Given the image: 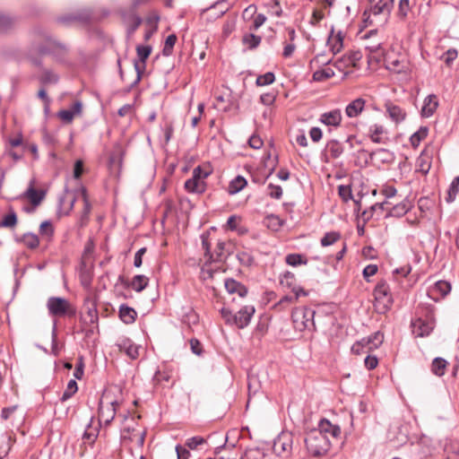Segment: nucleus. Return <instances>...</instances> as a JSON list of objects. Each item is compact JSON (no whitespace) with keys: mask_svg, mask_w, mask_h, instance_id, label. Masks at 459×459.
I'll return each mask as SVG.
<instances>
[{"mask_svg":"<svg viewBox=\"0 0 459 459\" xmlns=\"http://www.w3.org/2000/svg\"><path fill=\"white\" fill-rule=\"evenodd\" d=\"M77 195L82 197V202H83V210L81 214V221H82V223H84L89 219V215L91 211V204L90 203L85 187L82 186L80 189H78Z\"/></svg>","mask_w":459,"mask_h":459,"instance_id":"28","label":"nucleus"},{"mask_svg":"<svg viewBox=\"0 0 459 459\" xmlns=\"http://www.w3.org/2000/svg\"><path fill=\"white\" fill-rule=\"evenodd\" d=\"M234 244L230 241L219 240L216 245V249L213 254V262L225 261L228 256L233 252Z\"/></svg>","mask_w":459,"mask_h":459,"instance_id":"13","label":"nucleus"},{"mask_svg":"<svg viewBox=\"0 0 459 459\" xmlns=\"http://www.w3.org/2000/svg\"><path fill=\"white\" fill-rule=\"evenodd\" d=\"M18 223L16 212L13 208H10L8 213L4 215L0 221V228L13 229Z\"/></svg>","mask_w":459,"mask_h":459,"instance_id":"35","label":"nucleus"},{"mask_svg":"<svg viewBox=\"0 0 459 459\" xmlns=\"http://www.w3.org/2000/svg\"><path fill=\"white\" fill-rule=\"evenodd\" d=\"M118 405L119 404L117 401L110 402L106 406L100 403L99 408L100 420L104 421L106 425H108L114 420L117 407Z\"/></svg>","mask_w":459,"mask_h":459,"instance_id":"14","label":"nucleus"},{"mask_svg":"<svg viewBox=\"0 0 459 459\" xmlns=\"http://www.w3.org/2000/svg\"><path fill=\"white\" fill-rule=\"evenodd\" d=\"M267 189V194L272 198L280 199L282 196V188L280 186L269 184Z\"/></svg>","mask_w":459,"mask_h":459,"instance_id":"63","label":"nucleus"},{"mask_svg":"<svg viewBox=\"0 0 459 459\" xmlns=\"http://www.w3.org/2000/svg\"><path fill=\"white\" fill-rule=\"evenodd\" d=\"M22 241L24 245L30 249H34L39 245V237L36 234L30 232L25 233L22 236Z\"/></svg>","mask_w":459,"mask_h":459,"instance_id":"50","label":"nucleus"},{"mask_svg":"<svg viewBox=\"0 0 459 459\" xmlns=\"http://www.w3.org/2000/svg\"><path fill=\"white\" fill-rule=\"evenodd\" d=\"M237 258L242 265L250 266L254 263V257L249 252L242 251L237 254Z\"/></svg>","mask_w":459,"mask_h":459,"instance_id":"58","label":"nucleus"},{"mask_svg":"<svg viewBox=\"0 0 459 459\" xmlns=\"http://www.w3.org/2000/svg\"><path fill=\"white\" fill-rule=\"evenodd\" d=\"M274 80V74L272 72H267L264 74L257 76L255 83L257 86H265L273 83Z\"/></svg>","mask_w":459,"mask_h":459,"instance_id":"56","label":"nucleus"},{"mask_svg":"<svg viewBox=\"0 0 459 459\" xmlns=\"http://www.w3.org/2000/svg\"><path fill=\"white\" fill-rule=\"evenodd\" d=\"M338 194L343 202H348L349 200L352 199V191L350 186H339Z\"/></svg>","mask_w":459,"mask_h":459,"instance_id":"59","label":"nucleus"},{"mask_svg":"<svg viewBox=\"0 0 459 459\" xmlns=\"http://www.w3.org/2000/svg\"><path fill=\"white\" fill-rule=\"evenodd\" d=\"M305 444L308 454L314 457L325 455L331 447L329 437L313 429L307 434Z\"/></svg>","mask_w":459,"mask_h":459,"instance_id":"2","label":"nucleus"},{"mask_svg":"<svg viewBox=\"0 0 459 459\" xmlns=\"http://www.w3.org/2000/svg\"><path fill=\"white\" fill-rule=\"evenodd\" d=\"M149 283V278L143 274L135 275L131 282L129 283V286L135 291L140 292L143 290Z\"/></svg>","mask_w":459,"mask_h":459,"instance_id":"37","label":"nucleus"},{"mask_svg":"<svg viewBox=\"0 0 459 459\" xmlns=\"http://www.w3.org/2000/svg\"><path fill=\"white\" fill-rule=\"evenodd\" d=\"M70 194V190L67 186H65L64 189V195H62L58 198V208L60 212H63L64 214L67 215L73 210L74 203L76 201V196H73L68 202H66L67 195Z\"/></svg>","mask_w":459,"mask_h":459,"instance_id":"23","label":"nucleus"},{"mask_svg":"<svg viewBox=\"0 0 459 459\" xmlns=\"http://www.w3.org/2000/svg\"><path fill=\"white\" fill-rule=\"evenodd\" d=\"M429 133L427 126H420L418 131L413 133L410 137V143L413 148H417L420 142L424 140Z\"/></svg>","mask_w":459,"mask_h":459,"instance_id":"42","label":"nucleus"},{"mask_svg":"<svg viewBox=\"0 0 459 459\" xmlns=\"http://www.w3.org/2000/svg\"><path fill=\"white\" fill-rule=\"evenodd\" d=\"M236 29V20L228 19L222 27V34L225 38H228Z\"/></svg>","mask_w":459,"mask_h":459,"instance_id":"60","label":"nucleus"},{"mask_svg":"<svg viewBox=\"0 0 459 459\" xmlns=\"http://www.w3.org/2000/svg\"><path fill=\"white\" fill-rule=\"evenodd\" d=\"M280 284L283 288L290 289L291 291H298V296L307 297L308 295V291L297 285L296 276L291 272L287 271L282 274L280 278Z\"/></svg>","mask_w":459,"mask_h":459,"instance_id":"11","label":"nucleus"},{"mask_svg":"<svg viewBox=\"0 0 459 459\" xmlns=\"http://www.w3.org/2000/svg\"><path fill=\"white\" fill-rule=\"evenodd\" d=\"M374 296L377 303L382 305L383 311L389 309L393 304L390 289L385 281L377 282L374 290Z\"/></svg>","mask_w":459,"mask_h":459,"instance_id":"7","label":"nucleus"},{"mask_svg":"<svg viewBox=\"0 0 459 459\" xmlns=\"http://www.w3.org/2000/svg\"><path fill=\"white\" fill-rule=\"evenodd\" d=\"M343 39L344 35L340 30L334 35L333 29H332L331 33L327 39V45L329 46L333 54L339 53L343 48Z\"/></svg>","mask_w":459,"mask_h":459,"instance_id":"19","label":"nucleus"},{"mask_svg":"<svg viewBox=\"0 0 459 459\" xmlns=\"http://www.w3.org/2000/svg\"><path fill=\"white\" fill-rule=\"evenodd\" d=\"M177 42V36L175 34H170L167 37L164 47L162 49V54L165 56H169L173 52V48Z\"/></svg>","mask_w":459,"mask_h":459,"instance_id":"51","label":"nucleus"},{"mask_svg":"<svg viewBox=\"0 0 459 459\" xmlns=\"http://www.w3.org/2000/svg\"><path fill=\"white\" fill-rule=\"evenodd\" d=\"M39 80L42 85L56 84L59 76L50 69H43Z\"/></svg>","mask_w":459,"mask_h":459,"instance_id":"40","label":"nucleus"},{"mask_svg":"<svg viewBox=\"0 0 459 459\" xmlns=\"http://www.w3.org/2000/svg\"><path fill=\"white\" fill-rule=\"evenodd\" d=\"M123 17L127 25V31L129 34L134 33L142 23V18L134 12L128 14H123Z\"/></svg>","mask_w":459,"mask_h":459,"instance_id":"30","label":"nucleus"},{"mask_svg":"<svg viewBox=\"0 0 459 459\" xmlns=\"http://www.w3.org/2000/svg\"><path fill=\"white\" fill-rule=\"evenodd\" d=\"M205 443H206V440H205L204 437H199V436H195V437H193L188 438V439L186 441L185 446H186L188 449L195 450V449H196L199 446L204 445V444H205Z\"/></svg>","mask_w":459,"mask_h":459,"instance_id":"57","label":"nucleus"},{"mask_svg":"<svg viewBox=\"0 0 459 459\" xmlns=\"http://www.w3.org/2000/svg\"><path fill=\"white\" fill-rule=\"evenodd\" d=\"M80 320L82 325V331L85 332L86 336L92 334L98 328L99 314L96 302L92 299H85Z\"/></svg>","mask_w":459,"mask_h":459,"instance_id":"3","label":"nucleus"},{"mask_svg":"<svg viewBox=\"0 0 459 459\" xmlns=\"http://www.w3.org/2000/svg\"><path fill=\"white\" fill-rule=\"evenodd\" d=\"M327 149L333 159L339 158L343 152V146L338 141H331L327 144Z\"/></svg>","mask_w":459,"mask_h":459,"instance_id":"46","label":"nucleus"},{"mask_svg":"<svg viewBox=\"0 0 459 459\" xmlns=\"http://www.w3.org/2000/svg\"><path fill=\"white\" fill-rule=\"evenodd\" d=\"M78 390L77 383L74 379H71L66 386V389L64 391L62 396L60 397L61 402H65L70 399Z\"/></svg>","mask_w":459,"mask_h":459,"instance_id":"48","label":"nucleus"},{"mask_svg":"<svg viewBox=\"0 0 459 459\" xmlns=\"http://www.w3.org/2000/svg\"><path fill=\"white\" fill-rule=\"evenodd\" d=\"M413 333H416L417 336L424 337L429 335L434 328L433 321L425 322L422 319L419 318L412 323Z\"/></svg>","mask_w":459,"mask_h":459,"instance_id":"20","label":"nucleus"},{"mask_svg":"<svg viewBox=\"0 0 459 459\" xmlns=\"http://www.w3.org/2000/svg\"><path fill=\"white\" fill-rule=\"evenodd\" d=\"M192 174L200 180L204 181L212 174V169L206 166H197L193 169Z\"/></svg>","mask_w":459,"mask_h":459,"instance_id":"55","label":"nucleus"},{"mask_svg":"<svg viewBox=\"0 0 459 459\" xmlns=\"http://www.w3.org/2000/svg\"><path fill=\"white\" fill-rule=\"evenodd\" d=\"M365 103L366 102L362 98H358L354 100L346 107V115H359L363 111Z\"/></svg>","mask_w":459,"mask_h":459,"instance_id":"39","label":"nucleus"},{"mask_svg":"<svg viewBox=\"0 0 459 459\" xmlns=\"http://www.w3.org/2000/svg\"><path fill=\"white\" fill-rule=\"evenodd\" d=\"M394 0H377L371 5L369 11L374 15L389 14L393 7Z\"/></svg>","mask_w":459,"mask_h":459,"instance_id":"24","label":"nucleus"},{"mask_svg":"<svg viewBox=\"0 0 459 459\" xmlns=\"http://www.w3.org/2000/svg\"><path fill=\"white\" fill-rule=\"evenodd\" d=\"M119 317L126 325L133 324L137 316L136 311L127 305L122 304L119 307Z\"/></svg>","mask_w":459,"mask_h":459,"instance_id":"29","label":"nucleus"},{"mask_svg":"<svg viewBox=\"0 0 459 459\" xmlns=\"http://www.w3.org/2000/svg\"><path fill=\"white\" fill-rule=\"evenodd\" d=\"M285 262L287 264H289L290 266H298L300 264H307V260L305 257V255H303L301 254H297V253L287 255L285 257Z\"/></svg>","mask_w":459,"mask_h":459,"instance_id":"43","label":"nucleus"},{"mask_svg":"<svg viewBox=\"0 0 459 459\" xmlns=\"http://www.w3.org/2000/svg\"><path fill=\"white\" fill-rule=\"evenodd\" d=\"M39 233L42 238L49 240L54 234V228L49 221H43L39 226Z\"/></svg>","mask_w":459,"mask_h":459,"instance_id":"52","label":"nucleus"},{"mask_svg":"<svg viewBox=\"0 0 459 459\" xmlns=\"http://www.w3.org/2000/svg\"><path fill=\"white\" fill-rule=\"evenodd\" d=\"M390 204L387 201L382 202V203H377L374 205L370 207V211H364L362 212V217L365 220H369L372 217V212L376 211L377 209H380L382 211H388L389 216L393 217H402L404 214H406L412 207L411 203L408 200H403L401 203L394 205L392 208H389L388 205Z\"/></svg>","mask_w":459,"mask_h":459,"instance_id":"4","label":"nucleus"},{"mask_svg":"<svg viewBox=\"0 0 459 459\" xmlns=\"http://www.w3.org/2000/svg\"><path fill=\"white\" fill-rule=\"evenodd\" d=\"M451 291V285L446 281H437L428 290V296L435 302L445 298Z\"/></svg>","mask_w":459,"mask_h":459,"instance_id":"10","label":"nucleus"},{"mask_svg":"<svg viewBox=\"0 0 459 459\" xmlns=\"http://www.w3.org/2000/svg\"><path fill=\"white\" fill-rule=\"evenodd\" d=\"M67 48L53 40L47 33L40 30L32 32V39L26 53L27 59L36 66H41V57L52 54L57 61H64Z\"/></svg>","mask_w":459,"mask_h":459,"instance_id":"1","label":"nucleus"},{"mask_svg":"<svg viewBox=\"0 0 459 459\" xmlns=\"http://www.w3.org/2000/svg\"><path fill=\"white\" fill-rule=\"evenodd\" d=\"M410 11V0H400L398 5V15L404 19Z\"/></svg>","mask_w":459,"mask_h":459,"instance_id":"64","label":"nucleus"},{"mask_svg":"<svg viewBox=\"0 0 459 459\" xmlns=\"http://www.w3.org/2000/svg\"><path fill=\"white\" fill-rule=\"evenodd\" d=\"M341 238V234L337 231H331L325 234L321 238L320 243L323 247L333 245Z\"/></svg>","mask_w":459,"mask_h":459,"instance_id":"47","label":"nucleus"},{"mask_svg":"<svg viewBox=\"0 0 459 459\" xmlns=\"http://www.w3.org/2000/svg\"><path fill=\"white\" fill-rule=\"evenodd\" d=\"M138 61H134V69L137 74V81L141 79V74L145 69V62L152 53V47L149 45H138L136 47Z\"/></svg>","mask_w":459,"mask_h":459,"instance_id":"9","label":"nucleus"},{"mask_svg":"<svg viewBox=\"0 0 459 459\" xmlns=\"http://www.w3.org/2000/svg\"><path fill=\"white\" fill-rule=\"evenodd\" d=\"M45 191L37 190L33 186V182H30L28 189L23 193V196L30 200L33 206H38L45 197Z\"/></svg>","mask_w":459,"mask_h":459,"instance_id":"22","label":"nucleus"},{"mask_svg":"<svg viewBox=\"0 0 459 459\" xmlns=\"http://www.w3.org/2000/svg\"><path fill=\"white\" fill-rule=\"evenodd\" d=\"M369 156L371 160L379 164H391L395 159L394 152L384 148H379L372 152Z\"/></svg>","mask_w":459,"mask_h":459,"instance_id":"17","label":"nucleus"},{"mask_svg":"<svg viewBox=\"0 0 459 459\" xmlns=\"http://www.w3.org/2000/svg\"><path fill=\"white\" fill-rule=\"evenodd\" d=\"M334 75V72L332 68H325L316 71L313 74V80L316 82H323Z\"/></svg>","mask_w":459,"mask_h":459,"instance_id":"49","label":"nucleus"},{"mask_svg":"<svg viewBox=\"0 0 459 459\" xmlns=\"http://www.w3.org/2000/svg\"><path fill=\"white\" fill-rule=\"evenodd\" d=\"M253 306L243 307L237 314H234V324L239 329H243L248 325L255 313Z\"/></svg>","mask_w":459,"mask_h":459,"instance_id":"12","label":"nucleus"},{"mask_svg":"<svg viewBox=\"0 0 459 459\" xmlns=\"http://www.w3.org/2000/svg\"><path fill=\"white\" fill-rule=\"evenodd\" d=\"M99 435V429L98 428H92L91 423L87 426V429H85L82 439L85 443L89 445H93L96 438Z\"/></svg>","mask_w":459,"mask_h":459,"instance_id":"45","label":"nucleus"},{"mask_svg":"<svg viewBox=\"0 0 459 459\" xmlns=\"http://www.w3.org/2000/svg\"><path fill=\"white\" fill-rule=\"evenodd\" d=\"M366 49L368 50L370 54H373V58H375L377 62L380 61V58H383L384 53L382 49V44L380 42L369 46H366Z\"/></svg>","mask_w":459,"mask_h":459,"instance_id":"54","label":"nucleus"},{"mask_svg":"<svg viewBox=\"0 0 459 459\" xmlns=\"http://www.w3.org/2000/svg\"><path fill=\"white\" fill-rule=\"evenodd\" d=\"M291 438L288 434H282L277 437L273 443V450L277 454L289 452L291 448Z\"/></svg>","mask_w":459,"mask_h":459,"instance_id":"27","label":"nucleus"},{"mask_svg":"<svg viewBox=\"0 0 459 459\" xmlns=\"http://www.w3.org/2000/svg\"><path fill=\"white\" fill-rule=\"evenodd\" d=\"M201 239H202V248L204 251V257L206 258L205 264H211L213 262V253L211 252L212 243L210 241V233L204 232L201 235Z\"/></svg>","mask_w":459,"mask_h":459,"instance_id":"33","label":"nucleus"},{"mask_svg":"<svg viewBox=\"0 0 459 459\" xmlns=\"http://www.w3.org/2000/svg\"><path fill=\"white\" fill-rule=\"evenodd\" d=\"M320 121L327 126L338 127L342 123V117H321Z\"/></svg>","mask_w":459,"mask_h":459,"instance_id":"61","label":"nucleus"},{"mask_svg":"<svg viewBox=\"0 0 459 459\" xmlns=\"http://www.w3.org/2000/svg\"><path fill=\"white\" fill-rule=\"evenodd\" d=\"M82 108V103L79 100H74L72 104L67 108L59 110L56 115L59 116H74L80 115Z\"/></svg>","mask_w":459,"mask_h":459,"instance_id":"36","label":"nucleus"},{"mask_svg":"<svg viewBox=\"0 0 459 459\" xmlns=\"http://www.w3.org/2000/svg\"><path fill=\"white\" fill-rule=\"evenodd\" d=\"M185 188L189 193L203 194L206 190V183L192 174V178L185 182Z\"/></svg>","mask_w":459,"mask_h":459,"instance_id":"21","label":"nucleus"},{"mask_svg":"<svg viewBox=\"0 0 459 459\" xmlns=\"http://www.w3.org/2000/svg\"><path fill=\"white\" fill-rule=\"evenodd\" d=\"M261 41L262 38L253 33L246 34L242 39L243 44L247 45L249 49L256 48L260 45Z\"/></svg>","mask_w":459,"mask_h":459,"instance_id":"44","label":"nucleus"},{"mask_svg":"<svg viewBox=\"0 0 459 459\" xmlns=\"http://www.w3.org/2000/svg\"><path fill=\"white\" fill-rule=\"evenodd\" d=\"M314 430L321 432L325 437L331 436L333 438H337L341 435V428L338 425L332 424L326 419H322L318 423V428Z\"/></svg>","mask_w":459,"mask_h":459,"instance_id":"15","label":"nucleus"},{"mask_svg":"<svg viewBox=\"0 0 459 459\" xmlns=\"http://www.w3.org/2000/svg\"><path fill=\"white\" fill-rule=\"evenodd\" d=\"M384 341V334L381 332H376L368 337L362 338V343L367 347V351L377 349Z\"/></svg>","mask_w":459,"mask_h":459,"instance_id":"26","label":"nucleus"},{"mask_svg":"<svg viewBox=\"0 0 459 459\" xmlns=\"http://www.w3.org/2000/svg\"><path fill=\"white\" fill-rule=\"evenodd\" d=\"M247 185V179L242 176H237L229 184L228 193L230 195H236L246 187Z\"/></svg>","mask_w":459,"mask_h":459,"instance_id":"31","label":"nucleus"},{"mask_svg":"<svg viewBox=\"0 0 459 459\" xmlns=\"http://www.w3.org/2000/svg\"><path fill=\"white\" fill-rule=\"evenodd\" d=\"M232 107L230 101L222 96L216 97L213 102V108L219 113L230 112Z\"/></svg>","mask_w":459,"mask_h":459,"instance_id":"41","label":"nucleus"},{"mask_svg":"<svg viewBox=\"0 0 459 459\" xmlns=\"http://www.w3.org/2000/svg\"><path fill=\"white\" fill-rule=\"evenodd\" d=\"M118 350L125 352L131 359H135L139 356V346L134 344L130 339H123L117 344Z\"/></svg>","mask_w":459,"mask_h":459,"instance_id":"18","label":"nucleus"},{"mask_svg":"<svg viewBox=\"0 0 459 459\" xmlns=\"http://www.w3.org/2000/svg\"><path fill=\"white\" fill-rule=\"evenodd\" d=\"M389 133L382 125L375 124L369 127V137L375 143H386Z\"/></svg>","mask_w":459,"mask_h":459,"instance_id":"16","label":"nucleus"},{"mask_svg":"<svg viewBox=\"0 0 459 459\" xmlns=\"http://www.w3.org/2000/svg\"><path fill=\"white\" fill-rule=\"evenodd\" d=\"M89 20V15L76 16V15H65L58 18V22L63 24H69L74 21L86 22Z\"/></svg>","mask_w":459,"mask_h":459,"instance_id":"62","label":"nucleus"},{"mask_svg":"<svg viewBox=\"0 0 459 459\" xmlns=\"http://www.w3.org/2000/svg\"><path fill=\"white\" fill-rule=\"evenodd\" d=\"M431 168V158L422 152L417 159V170L427 175Z\"/></svg>","mask_w":459,"mask_h":459,"instance_id":"34","label":"nucleus"},{"mask_svg":"<svg viewBox=\"0 0 459 459\" xmlns=\"http://www.w3.org/2000/svg\"><path fill=\"white\" fill-rule=\"evenodd\" d=\"M225 288L230 294L237 293L239 297L244 298L247 294V289L240 282L234 279L225 280Z\"/></svg>","mask_w":459,"mask_h":459,"instance_id":"25","label":"nucleus"},{"mask_svg":"<svg viewBox=\"0 0 459 459\" xmlns=\"http://www.w3.org/2000/svg\"><path fill=\"white\" fill-rule=\"evenodd\" d=\"M446 367L447 361L443 358L437 357L432 361L431 371L434 375L442 377L445 375Z\"/></svg>","mask_w":459,"mask_h":459,"instance_id":"38","label":"nucleus"},{"mask_svg":"<svg viewBox=\"0 0 459 459\" xmlns=\"http://www.w3.org/2000/svg\"><path fill=\"white\" fill-rule=\"evenodd\" d=\"M15 21L10 16L0 13V32H6L13 28Z\"/></svg>","mask_w":459,"mask_h":459,"instance_id":"53","label":"nucleus"},{"mask_svg":"<svg viewBox=\"0 0 459 459\" xmlns=\"http://www.w3.org/2000/svg\"><path fill=\"white\" fill-rule=\"evenodd\" d=\"M438 106L437 97L434 94L429 95L422 107L421 115H433Z\"/></svg>","mask_w":459,"mask_h":459,"instance_id":"32","label":"nucleus"},{"mask_svg":"<svg viewBox=\"0 0 459 459\" xmlns=\"http://www.w3.org/2000/svg\"><path fill=\"white\" fill-rule=\"evenodd\" d=\"M47 307L52 316H62L68 312L70 304L64 298L51 297L48 299Z\"/></svg>","mask_w":459,"mask_h":459,"instance_id":"8","label":"nucleus"},{"mask_svg":"<svg viewBox=\"0 0 459 459\" xmlns=\"http://www.w3.org/2000/svg\"><path fill=\"white\" fill-rule=\"evenodd\" d=\"M383 62L387 70L395 74L406 73L409 69V64L405 56L394 50L383 55Z\"/></svg>","mask_w":459,"mask_h":459,"instance_id":"6","label":"nucleus"},{"mask_svg":"<svg viewBox=\"0 0 459 459\" xmlns=\"http://www.w3.org/2000/svg\"><path fill=\"white\" fill-rule=\"evenodd\" d=\"M315 310L309 307H296L291 313L292 323L297 331L303 332L306 329L315 328Z\"/></svg>","mask_w":459,"mask_h":459,"instance_id":"5","label":"nucleus"}]
</instances>
